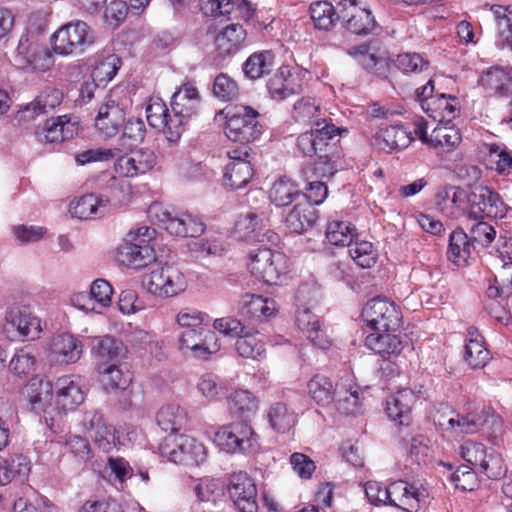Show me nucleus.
<instances>
[{"label": "nucleus", "instance_id": "f257e3e1", "mask_svg": "<svg viewBox=\"0 0 512 512\" xmlns=\"http://www.w3.org/2000/svg\"><path fill=\"white\" fill-rule=\"evenodd\" d=\"M227 405L233 416L243 420L220 427L215 433V444L229 454H256L260 439L248 420L259 410L258 397L247 389H236L227 397Z\"/></svg>", "mask_w": 512, "mask_h": 512}, {"label": "nucleus", "instance_id": "f03ea898", "mask_svg": "<svg viewBox=\"0 0 512 512\" xmlns=\"http://www.w3.org/2000/svg\"><path fill=\"white\" fill-rule=\"evenodd\" d=\"M341 133V130L334 124L316 121L315 127L297 137L296 146L304 156L312 157L318 155L319 160L315 163L314 170L321 177L333 176L337 168L338 155L331 152L335 149L333 139Z\"/></svg>", "mask_w": 512, "mask_h": 512}, {"label": "nucleus", "instance_id": "7ed1b4c3", "mask_svg": "<svg viewBox=\"0 0 512 512\" xmlns=\"http://www.w3.org/2000/svg\"><path fill=\"white\" fill-rule=\"evenodd\" d=\"M259 112L250 106L226 107L215 115V121L224 124L228 139L239 143L253 142L262 134Z\"/></svg>", "mask_w": 512, "mask_h": 512}, {"label": "nucleus", "instance_id": "20e7f679", "mask_svg": "<svg viewBox=\"0 0 512 512\" xmlns=\"http://www.w3.org/2000/svg\"><path fill=\"white\" fill-rule=\"evenodd\" d=\"M156 230L149 226L131 229L123 243L117 248V260L122 265L139 270L156 260L150 242L155 238Z\"/></svg>", "mask_w": 512, "mask_h": 512}, {"label": "nucleus", "instance_id": "39448f33", "mask_svg": "<svg viewBox=\"0 0 512 512\" xmlns=\"http://www.w3.org/2000/svg\"><path fill=\"white\" fill-rule=\"evenodd\" d=\"M438 424L442 430L456 435L473 434L481 428L487 429L495 435L502 431V419L495 414L491 407H483L479 413L470 412L466 415H460L451 410L439 416Z\"/></svg>", "mask_w": 512, "mask_h": 512}, {"label": "nucleus", "instance_id": "423d86ee", "mask_svg": "<svg viewBox=\"0 0 512 512\" xmlns=\"http://www.w3.org/2000/svg\"><path fill=\"white\" fill-rule=\"evenodd\" d=\"M170 137L178 141L188 122L198 115L201 106V96L192 83L182 84L171 97Z\"/></svg>", "mask_w": 512, "mask_h": 512}, {"label": "nucleus", "instance_id": "0eeeda50", "mask_svg": "<svg viewBox=\"0 0 512 512\" xmlns=\"http://www.w3.org/2000/svg\"><path fill=\"white\" fill-rule=\"evenodd\" d=\"M248 269L268 285H281L289 272L287 257L271 248H258L249 254Z\"/></svg>", "mask_w": 512, "mask_h": 512}, {"label": "nucleus", "instance_id": "6e6552de", "mask_svg": "<svg viewBox=\"0 0 512 512\" xmlns=\"http://www.w3.org/2000/svg\"><path fill=\"white\" fill-rule=\"evenodd\" d=\"M143 286L154 297L168 299L184 293L188 282L179 268L166 264L146 274L143 277Z\"/></svg>", "mask_w": 512, "mask_h": 512}, {"label": "nucleus", "instance_id": "1a4fd4ad", "mask_svg": "<svg viewBox=\"0 0 512 512\" xmlns=\"http://www.w3.org/2000/svg\"><path fill=\"white\" fill-rule=\"evenodd\" d=\"M50 40L54 53L70 56L82 54L94 42V37L90 27L77 20L61 26Z\"/></svg>", "mask_w": 512, "mask_h": 512}, {"label": "nucleus", "instance_id": "9d476101", "mask_svg": "<svg viewBox=\"0 0 512 512\" xmlns=\"http://www.w3.org/2000/svg\"><path fill=\"white\" fill-rule=\"evenodd\" d=\"M26 398L30 409L43 415L46 425L53 432L59 431V410L54 407L53 384L42 376L32 377L26 385Z\"/></svg>", "mask_w": 512, "mask_h": 512}, {"label": "nucleus", "instance_id": "9b49d317", "mask_svg": "<svg viewBox=\"0 0 512 512\" xmlns=\"http://www.w3.org/2000/svg\"><path fill=\"white\" fill-rule=\"evenodd\" d=\"M124 186L126 184L123 181L111 177L109 194H85L71 203L70 213L83 220L102 218L110 212L112 202L119 200L118 190L122 191Z\"/></svg>", "mask_w": 512, "mask_h": 512}, {"label": "nucleus", "instance_id": "f8f14e48", "mask_svg": "<svg viewBox=\"0 0 512 512\" xmlns=\"http://www.w3.org/2000/svg\"><path fill=\"white\" fill-rule=\"evenodd\" d=\"M177 347L185 357L208 360L220 351L221 343L215 331L200 326L183 330L178 335Z\"/></svg>", "mask_w": 512, "mask_h": 512}, {"label": "nucleus", "instance_id": "ddd939ff", "mask_svg": "<svg viewBox=\"0 0 512 512\" xmlns=\"http://www.w3.org/2000/svg\"><path fill=\"white\" fill-rule=\"evenodd\" d=\"M3 330L11 339L35 340L42 332V322L27 306L13 304L5 310Z\"/></svg>", "mask_w": 512, "mask_h": 512}, {"label": "nucleus", "instance_id": "4468645a", "mask_svg": "<svg viewBox=\"0 0 512 512\" xmlns=\"http://www.w3.org/2000/svg\"><path fill=\"white\" fill-rule=\"evenodd\" d=\"M362 318L371 330L396 331L400 327L401 313L397 306L386 298L376 297L369 300L363 310Z\"/></svg>", "mask_w": 512, "mask_h": 512}, {"label": "nucleus", "instance_id": "2eb2a0df", "mask_svg": "<svg viewBox=\"0 0 512 512\" xmlns=\"http://www.w3.org/2000/svg\"><path fill=\"white\" fill-rule=\"evenodd\" d=\"M389 493L390 505L405 512H418L429 497L428 485L422 480L394 481L389 485Z\"/></svg>", "mask_w": 512, "mask_h": 512}, {"label": "nucleus", "instance_id": "dca6fc26", "mask_svg": "<svg viewBox=\"0 0 512 512\" xmlns=\"http://www.w3.org/2000/svg\"><path fill=\"white\" fill-rule=\"evenodd\" d=\"M469 216L477 218L502 219L506 217L509 207L502 197L488 186L475 187L468 196Z\"/></svg>", "mask_w": 512, "mask_h": 512}, {"label": "nucleus", "instance_id": "f3484780", "mask_svg": "<svg viewBox=\"0 0 512 512\" xmlns=\"http://www.w3.org/2000/svg\"><path fill=\"white\" fill-rule=\"evenodd\" d=\"M168 442L174 444V448L169 451L162 448V454L173 463L200 466L207 459L205 446L189 435H174Z\"/></svg>", "mask_w": 512, "mask_h": 512}, {"label": "nucleus", "instance_id": "a211bd4d", "mask_svg": "<svg viewBox=\"0 0 512 512\" xmlns=\"http://www.w3.org/2000/svg\"><path fill=\"white\" fill-rule=\"evenodd\" d=\"M337 18L345 24L347 30L356 35H368L377 29L371 11L359 7L356 0L339 1Z\"/></svg>", "mask_w": 512, "mask_h": 512}, {"label": "nucleus", "instance_id": "6ab92c4d", "mask_svg": "<svg viewBox=\"0 0 512 512\" xmlns=\"http://www.w3.org/2000/svg\"><path fill=\"white\" fill-rule=\"evenodd\" d=\"M55 404L59 410V429L61 428L63 415L75 410L85 400V392L81 379L74 375H65L57 379L55 383Z\"/></svg>", "mask_w": 512, "mask_h": 512}, {"label": "nucleus", "instance_id": "aec40b11", "mask_svg": "<svg viewBox=\"0 0 512 512\" xmlns=\"http://www.w3.org/2000/svg\"><path fill=\"white\" fill-rule=\"evenodd\" d=\"M81 423L84 431L103 452L109 453L120 444L115 428L108 425L98 411H86Z\"/></svg>", "mask_w": 512, "mask_h": 512}, {"label": "nucleus", "instance_id": "412c9836", "mask_svg": "<svg viewBox=\"0 0 512 512\" xmlns=\"http://www.w3.org/2000/svg\"><path fill=\"white\" fill-rule=\"evenodd\" d=\"M234 237L238 240L257 241L276 245L279 242L277 233L266 229L264 218L255 212L240 215L235 222Z\"/></svg>", "mask_w": 512, "mask_h": 512}, {"label": "nucleus", "instance_id": "4be33fe9", "mask_svg": "<svg viewBox=\"0 0 512 512\" xmlns=\"http://www.w3.org/2000/svg\"><path fill=\"white\" fill-rule=\"evenodd\" d=\"M363 392L354 376L346 373L337 382V393L333 403L337 411L344 415L357 416L364 412Z\"/></svg>", "mask_w": 512, "mask_h": 512}, {"label": "nucleus", "instance_id": "5701e85b", "mask_svg": "<svg viewBox=\"0 0 512 512\" xmlns=\"http://www.w3.org/2000/svg\"><path fill=\"white\" fill-rule=\"evenodd\" d=\"M228 493L239 512H257V489L252 478L245 472L231 475Z\"/></svg>", "mask_w": 512, "mask_h": 512}, {"label": "nucleus", "instance_id": "b1692460", "mask_svg": "<svg viewBox=\"0 0 512 512\" xmlns=\"http://www.w3.org/2000/svg\"><path fill=\"white\" fill-rule=\"evenodd\" d=\"M125 120L124 104L117 102L110 96L98 109L95 127L102 137L113 138L119 135Z\"/></svg>", "mask_w": 512, "mask_h": 512}, {"label": "nucleus", "instance_id": "393cba45", "mask_svg": "<svg viewBox=\"0 0 512 512\" xmlns=\"http://www.w3.org/2000/svg\"><path fill=\"white\" fill-rule=\"evenodd\" d=\"M156 160L152 150L140 148L119 156L114 163V170L121 177L133 178L153 169Z\"/></svg>", "mask_w": 512, "mask_h": 512}, {"label": "nucleus", "instance_id": "a878e982", "mask_svg": "<svg viewBox=\"0 0 512 512\" xmlns=\"http://www.w3.org/2000/svg\"><path fill=\"white\" fill-rule=\"evenodd\" d=\"M304 73L291 70L288 66L281 67L269 79L267 88L275 100H284L299 94L304 87Z\"/></svg>", "mask_w": 512, "mask_h": 512}, {"label": "nucleus", "instance_id": "bb28decb", "mask_svg": "<svg viewBox=\"0 0 512 512\" xmlns=\"http://www.w3.org/2000/svg\"><path fill=\"white\" fill-rule=\"evenodd\" d=\"M98 372L104 390L106 392L121 391L120 404L123 408L131 406L132 391L128 389L132 381L130 373L128 371L124 372L116 363L99 364Z\"/></svg>", "mask_w": 512, "mask_h": 512}, {"label": "nucleus", "instance_id": "cd10ccee", "mask_svg": "<svg viewBox=\"0 0 512 512\" xmlns=\"http://www.w3.org/2000/svg\"><path fill=\"white\" fill-rule=\"evenodd\" d=\"M230 161L224 173L225 185L231 189H241L251 180L254 170L249 160V153L244 147L229 153Z\"/></svg>", "mask_w": 512, "mask_h": 512}, {"label": "nucleus", "instance_id": "c85d7f7f", "mask_svg": "<svg viewBox=\"0 0 512 512\" xmlns=\"http://www.w3.org/2000/svg\"><path fill=\"white\" fill-rule=\"evenodd\" d=\"M82 353V342L69 333H62L53 337L49 347L51 360L58 364L76 363L81 358Z\"/></svg>", "mask_w": 512, "mask_h": 512}, {"label": "nucleus", "instance_id": "c756f323", "mask_svg": "<svg viewBox=\"0 0 512 512\" xmlns=\"http://www.w3.org/2000/svg\"><path fill=\"white\" fill-rule=\"evenodd\" d=\"M348 54L353 57L365 70L386 77L388 73V58L373 44H362L352 47Z\"/></svg>", "mask_w": 512, "mask_h": 512}, {"label": "nucleus", "instance_id": "7c9ffc66", "mask_svg": "<svg viewBox=\"0 0 512 512\" xmlns=\"http://www.w3.org/2000/svg\"><path fill=\"white\" fill-rule=\"evenodd\" d=\"M296 324L315 347L322 350L330 347L329 337L322 329L319 317L309 307L301 305L297 308Z\"/></svg>", "mask_w": 512, "mask_h": 512}, {"label": "nucleus", "instance_id": "2f4dec72", "mask_svg": "<svg viewBox=\"0 0 512 512\" xmlns=\"http://www.w3.org/2000/svg\"><path fill=\"white\" fill-rule=\"evenodd\" d=\"M412 132L400 125L381 128L373 136V145L387 153L407 148L413 141Z\"/></svg>", "mask_w": 512, "mask_h": 512}, {"label": "nucleus", "instance_id": "473e14b6", "mask_svg": "<svg viewBox=\"0 0 512 512\" xmlns=\"http://www.w3.org/2000/svg\"><path fill=\"white\" fill-rule=\"evenodd\" d=\"M201 10L214 18L229 17L249 19L252 9L246 0H200Z\"/></svg>", "mask_w": 512, "mask_h": 512}, {"label": "nucleus", "instance_id": "72a5a7b5", "mask_svg": "<svg viewBox=\"0 0 512 512\" xmlns=\"http://www.w3.org/2000/svg\"><path fill=\"white\" fill-rule=\"evenodd\" d=\"M413 390L404 388L391 395L386 401V413L388 417L399 425H409L411 409L416 401Z\"/></svg>", "mask_w": 512, "mask_h": 512}, {"label": "nucleus", "instance_id": "f704fd0d", "mask_svg": "<svg viewBox=\"0 0 512 512\" xmlns=\"http://www.w3.org/2000/svg\"><path fill=\"white\" fill-rule=\"evenodd\" d=\"M79 124L75 117L61 115L50 117L43 127L44 139L48 143H62L77 135Z\"/></svg>", "mask_w": 512, "mask_h": 512}, {"label": "nucleus", "instance_id": "c9c22d12", "mask_svg": "<svg viewBox=\"0 0 512 512\" xmlns=\"http://www.w3.org/2000/svg\"><path fill=\"white\" fill-rule=\"evenodd\" d=\"M238 311L242 316L262 321L275 314L276 302L271 298L247 293L239 300Z\"/></svg>", "mask_w": 512, "mask_h": 512}, {"label": "nucleus", "instance_id": "e433bc0d", "mask_svg": "<svg viewBox=\"0 0 512 512\" xmlns=\"http://www.w3.org/2000/svg\"><path fill=\"white\" fill-rule=\"evenodd\" d=\"M464 360L473 369L483 368L490 360V353L484 346V338L475 327L467 330Z\"/></svg>", "mask_w": 512, "mask_h": 512}, {"label": "nucleus", "instance_id": "4c0bfd02", "mask_svg": "<svg viewBox=\"0 0 512 512\" xmlns=\"http://www.w3.org/2000/svg\"><path fill=\"white\" fill-rule=\"evenodd\" d=\"M462 141L460 130L450 123H438L429 135V146L437 153L451 152Z\"/></svg>", "mask_w": 512, "mask_h": 512}, {"label": "nucleus", "instance_id": "58836bf2", "mask_svg": "<svg viewBox=\"0 0 512 512\" xmlns=\"http://www.w3.org/2000/svg\"><path fill=\"white\" fill-rule=\"evenodd\" d=\"M393 331H371L365 338V346L383 357L398 355L403 346L398 335Z\"/></svg>", "mask_w": 512, "mask_h": 512}, {"label": "nucleus", "instance_id": "ea45409f", "mask_svg": "<svg viewBox=\"0 0 512 512\" xmlns=\"http://www.w3.org/2000/svg\"><path fill=\"white\" fill-rule=\"evenodd\" d=\"M266 418L271 429L277 433L289 432L298 420L295 410L282 401L269 406Z\"/></svg>", "mask_w": 512, "mask_h": 512}, {"label": "nucleus", "instance_id": "a19ab883", "mask_svg": "<svg viewBox=\"0 0 512 512\" xmlns=\"http://www.w3.org/2000/svg\"><path fill=\"white\" fill-rule=\"evenodd\" d=\"M158 426L169 433L166 441L178 435V432L187 423L186 411L177 404H168L160 408L156 415Z\"/></svg>", "mask_w": 512, "mask_h": 512}, {"label": "nucleus", "instance_id": "79ce46f5", "mask_svg": "<svg viewBox=\"0 0 512 512\" xmlns=\"http://www.w3.org/2000/svg\"><path fill=\"white\" fill-rule=\"evenodd\" d=\"M317 212L307 201L297 202L285 219L286 227L292 233L301 234L316 222Z\"/></svg>", "mask_w": 512, "mask_h": 512}, {"label": "nucleus", "instance_id": "37998d69", "mask_svg": "<svg viewBox=\"0 0 512 512\" xmlns=\"http://www.w3.org/2000/svg\"><path fill=\"white\" fill-rule=\"evenodd\" d=\"M30 469V460L23 454H13L8 458L0 456V487L9 484L15 478H26Z\"/></svg>", "mask_w": 512, "mask_h": 512}, {"label": "nucleus", "instance_id": "c03bdc74", "mask_svg": "<svg viewBox=\"0 0 512 512\" xmlns=\"http://www.w3.org/2000/svg\"><path fill=\"white\" fill-rule=\"evenodd\" d=\"M246 31L239 24H230L222 29L214 39L216 50L220 56L236 53L244 40Z\"/></svg>", "mask_w": 512, "mask_h": 512}, {"label": "nucleus", "instance_id": "a18cd8bd", "mask_svg": "<svg viewBox=\"0 0 512 512\" xmlns=\"http://www.w3.org/2000/svg\"><path fill=\"white\" fill-rule=\"evenodd\" d=\"M479 83L497 95L509 96L512 94V71L491 67L482 74Z\"/></svg>", "mask_w": 512, "mask_h": 512}, {"label": "nucleus", "instance_id": "49530a36", "mask_svg": "<svg viewBox=\"0 0 512 512\" xmlns=\"http://www.w3.org/2000/svg\"><path fill=\"white\" fill-rule=\"evenodd\" d=\"M307 392L310 398L319 406L327 407L333 403L337 393V383L323 374H315L307 382Z\"/></svg>", "mask_w": 512, "mask_h": 512}, {"label": "nucleus", "instance_id": "de8ad7c7", "mask_svg": "<svg viewBox=\"0 0 512 512\" xmlns=\"http://www.w3.org/2000/svg\"><path fill=\"white\" fill-rule=\"evenodd\" d=\"M146 117L149 125L153 128L163 129L167 140L172 141L170 135V119H172V112L169 110L164 101L158 96L149 98L146 105Z\"/></svg>", "mask_w": 512, "mask_h": 512}, {"label": "nucleus", "instance_id": "09e8293b", "mask_svg": "<svg viewBox=\"0 0 512 512\" xmlns=\"http://www.w3.org/2000/svg\"><path fill=\"white\" fill-rule=\"evenodd\" d=\"M457 111V98L443 93L437 94L425 106V113L439 123H451V120L456 117Z\"/></svg>", "mask_w": 512, "mask_h": 512}, {"label": "nucleus", "instance_id": "8fccbe9b", "mask_svg": "<svg viewBox=\"0 0 512 512\" xmlns=\"http://www.w3.org/2000/svg\"><path fill=\"white\" fill-rule=\"evenodd\" d=\"M63 98L62 92L54 87L45 88L40 94L21 110L24 118H34L40 114L47 113L49 110L58 106Z\"/></svg>", "mask_w": 512, "mask_h": 512}, {"label": "nucleus", "instance_id": "3c124183", "mask_svg": "<svg viewBox=\"0 0 512 512\" xmlns=\"http://www.w3.org/2000/svg\"><path fill=\"white\" fill-rule=\"evenodd\" d=\"M189 487L200 503L216 502L224 492L222 481L212 476L191 477Z\"/></svg>", "mask_w": 512, "mask_h": 512}, {"label": "nucleus", "instance_id": "603ef678", "mask_svg": "<svg viewBox=\"0 0 512 512\" xmlns=\"http://www.w3.org/2000/svg\"><path fill=\"white\" fill-rule=\"evenodd\" d=\"M169 228L171 235L196 238L204 233L206 226L198 216L188 212H179L174 214Z\"/></svg>", "mask_w": 512, "mask_h": 512}, {"label": "nucleus", "instance_id": "864d4df0", "mask_svg": "<svg viewBox=\"0 0 512 512\" xmlns=\"http://www.w3.org/2000/svg\"><path fill=\"white\" fill-rule=\"evenodd\" d=\"M490 10L494 17L499 45L512 50V5H492Z\"/></svg>", "mask_w": 512, "mask_h": 512}, {"label": "nucleus", "instance_id": "5fc2aeb1", "mask_svg": "<svg viewBox=\"0 0 512 512\" xmlns=\"http://www.w3.org/2000/svg\"><path fill=\"white\" fill-rule=\"evenodd\" d=\"M235 349L239 356L247 359L261 360L266 355L265 343L259 332L248 329L236 340Z\"/></svg>", "mask_w": 512, "mask_h": 512}, {"label": "nucleus", "instance_id": "6e6d98bb", "mask_svg": "<svg viewBox=\"0 0 512 512\" xmlns=\"http://www.w3.org/2000/svg\"><path fill=\"white\" fill-rule=\"evenodd\" d=\"M472 247L469 236L462 229H455L449 236L448 259L457 266L465 265Z\"/></svg>", "mask_w": 512, "mask_h": 512}, {"label": "nucleus", "instance_id": "4d7b16f0", "mask_svg": "<svg viewBox=\"0 0 512 512\" xmlns=\"http://www.w3.org/2000/svg\"><path fill=\"white\" fill-rule=\"evenodd\" d=\"M326 240L333 246H349L357 237L353 224L343 220L329 221L325 232Z\"/></svg>", "mask_w": 512, "mask_h": 512}, {"label": "nucleus", "instance_id": "13d9d810", "mask_svg": "<svg viewBox=\"0 0 512 512\" xmlns=\"http://www.w3.org/2000/svg\"><path fill=\"white\" fill-rule=\"evenodd\" d=\"M273 66L274 54L265 50L250 55L244 63L243 71L248 78L255 80L270 73Z\"/></svg>", "mask_w": 512, "mask_h": 512}, {"label": "nucleus", "instance_id": "bf43d9fd", "mask_svg": "<svg viewBox=\"0 0 512 512\" xmlns=\"http://www.w3.org/2000/svg\"><path fill=\"white\" fill-rule=\"evenodd\" d=\"M468 196L464 190L459 188H451L438 194L441 199L438 205L443 213L452 218H457L465 209V202L468 203Z\"/></svg>", "mask_w": 512, "mask_h": 512}, {"label": "nucleus", "instance_id": "052dcab7", "mask_svg": "<svg viewBox=\"0 0 512 512\" xmlns=\"http://www.w3.org/2000/svg\"><path fill=\"white\" fill-rule=\"evenodd\" d=\"M92 66V79L99 84H105L116 75L120 67V59L115 54L99 55L95 58Z\"/></svg>", "mask_w": 512, "mask_h": 512}, {"label": "nucleus", "instance_id": "680f3d73", "mask_svg": "<svg viewBox=\"0 0 512 512\" xmlns=\"http://www.w3.org/2000/svg\"><path fill=\"white\" fill-rule=\"evenodd\" d=\"M123 351L122 342L108 335L96 338L93 346V352L102 361L101 364L115 363Z\"/></svg>", "mask_w": 512, "mask_h": 512}, {"label": "nucleus", "instance_id": "e2e57ef3", "mask_svg": "<svg viewBox=\"0 0 512 512\" xmlns=\"http://www.w3.org/2000/svg\"><path fill=\"white\" fill-rule=\"evenodd\" d=\"M392 63L397 70L405 75L424 73L430 68V62L416 52L400 53L396 55Z\"/></svg>", "mask_w": 512, "mask_h": 512}, {"label": "nucleus", "instance_id": "0e129e2a", "mask_svg": "<svg viewBox=\"0 0 512 512\" xmlns=\"http://www.w3.org/2000/svg\"><path fill=\"white\" fill-rule=\"evenodd\" d=\"M197 390L208 401L220 400L227 392L225 382L212 372H206L199 377Z\"/></svg>", "mask_w": 512, "mask_h": 512}, {"label": "nucleus", "instance_id": "69168bd1", "mask_svg": "<svg viewBox=\"0 0 512 512\" xmlns=\"http://www.w3.org/2000/svg\"><path fill=\"white\" fill-rule=\"evenodd\" d=\"M17 418L16 407L9 400L0 398V451L8 446Z\"/></svg>", "mask_w": 512, "mask_h": 512}, {"label": "nucleus", "instance_id": "338daca9", "mask_svg": "<svg viewBox=\"0 0 512 512\" xmlns=\"http://www.w3.org/2000/svg\"><path fill=\"white\" fill-rule=\"evenodd\" d=\"M300 197L298 187L287 179H279L270 189L269 198L277 207H284Z\"/></svg>", "mask_w": 512, "mask_h": 512}, {"label": "nucleus", "instance_id": "774afa93", "mask_svg": "<svg viewBox=\"0 0 512 512\" xmlns=\"http://www.w3.org/2000/svg\"><path fill=\"white\" fill-rule=\"evenodd\" d=\"M118 142L123 147H131L141 143L146 135L145 123L140 118H130L120 129Z\"/></svg>", "mask_w": 512, "mask_h": 512}]
</instances>
